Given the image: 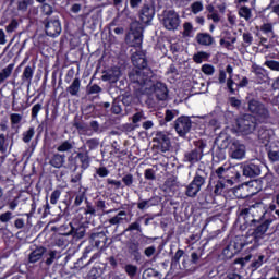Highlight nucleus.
Returning a JSON list of instances; mask_svg holds the SVG:
<instances>
[{"instance_id": "obj_40", "label": "nucleus", "mask_w": 279, "mask_h": 279, "mask_svg": "<svg viewBox=\"0 0 279 279\" xmlns=\"http://www.w3.org/2000/svg\"><path fill=\"white\" fill-rule=\"evenodd\" d=\"M0 154H8V140L5 134H0Z\"/></svg>"}, {"instance_id": "obj_35", "label": "nucleus", "mask_w": 279, "mask_h": 279, "mask_svg": "<svg viewBox=\"0 0 279 279\" xmlns=\"http://www.w3.org/2000/svg\"><path fill=\"white\" fill-rule=\"evenodd\" d=\"M142 279H160V274L154 268H148L143 272Z\"/></svg>"}, {"instance_id": "obj_31", "label": "nucleus", "mask_w": 279, "mask_h": 279, "mask_svg": "<svg viewBox=\"0 0 279 279\" xmlns=\"http://www.w3.org/2000/svg\"><path fill=\"white\" fill-rule=\"evenodd\" d=\"M34 77V68L27 65L22 73V82L27 83V88L32 86V78Z\"/></svg>"}, {"instance_id": "obj_34", "label": "nucleus", "mask_w": 279, "mask_h": 279, "mask_svg": "<svg viewBox=\"0 0 279 279\" xmlns=\"http://www.w3.org/2000/svg\"><path fill=\"white\" fill-rule=\"evenodd\" d=\"M141 221L142 218H137L135 222H132L129 225V227L122 232V234H125V232H143V229L141 228Z\"/></svg>"}, {"instance_id": "obj_25", "label": "nucleus", "mask_w": 279, "mask_h": 279, "mask_svg": "<svg viewBox=\"0 0 279 279\" xmlns=\"http://www.w3.org/2000/svg\"><path fill=\"white\" fill-rule=\"evenodd\" d=\"M82 88V81L76 77L72 81L69 87H66V93L72 97H80V90Z\"/></svg>"}, {"instance_id": "obj_20", "label": "nucleus", "mask_w": 279, "mask_h": 279, "mask_svg": "<svg viewBox=\"0 0 279 279\" xmlns=\"http://www.w3.org/2000/svg\"><path fill=\"white\" fill-rule=\"evenodd\" d=\"M89 239L94 241V245L97 250H104L108 244V236L104 232H94L89 235Z\"/></svg>"}, {"instance_id": "obj_15", "label": "nucleus", "mask_w": 279, "mask_h": 279, "mask_svg": "<svg viewBox=\"0 0 279 279\" xmlns=\"http://www.w3.org/2000/svg\"><path fill=\"white\" fill-rule=\"evenodd\" d=\"M121 68L114 66L104 72L101 80L102 82H109V84H117L118 80H121Z\"/></svg>"}, {"instance_id": "obj_61", "label": "nucleus", "mask_w": 279, "mask_h": 279, "mask_svg": "<svg viewBox=\"0 0 279 279\" xmlns=\"http://www.w3.org/2000/svg\"><path fill=\"white\" fill-rule=\"evenodd\" d=\"M265 66H268L271 71H279V62L278 61H266Z\"/></svg>"}, {"instance_id": "obj_9", "label": "nucleus", "mask_w": 279, "mask_h": 279, "mask_svg": "<svg viewBox=\"0 0 279 279\" xmlns=\"http://www.w3.org/2000/svg\"><path fill=\"white\" fill-rule=\"evenodd\" d=\"M272 220L266 219L262 222H257L256 226H253L254 230L251 232V236L253 238V243L255 247H259L260 241L265 239V234L269 230V226H271Z\"/></svg>"}, {"instance_id": "obj_51", "label": "nucleus", "mask_w": 279, "mask_h": 279, "mask_svg": "<svg viewBox=\"0 0 279 279\" xmlns=\"http://www.w3.org/2000/svg\"><path fill=\"white\" fill-rule=\"evenodd\" d=\"M144 178H145V180H149V181L154 182V180H156V170L146 169L144 172Z\"/></svg>"}, {"instance_id": "obj_12", "label": "nucleus", "mask_w": 279, "mask_h": 279, "mask_svg": "<svg viewBox=\"0 0 279 279\" xmlns=\"http://www.w3.org/2000/svg\"><path fill=\"white\" fill-rule=\"evenodd\" d=\"M162 23L166 29L175 31L180 27V15L173 10L166 11L163 12Z\"/></svg>"}, {"instance_id": "obj_55", "label": "nucleus", "mask_w": 279, "mask_h": 279, "mask_svg": "<svg viewBox=\"0 0 279 279\" xmlns=\"http://www.w3.org/2000/svg\"><path fill=\"white\" fill-rule=\"evenodd\" d=\"M260 29L264 34H268V36L274 38V26L271 24H264Z\"/></svg>"}, {"instance_id": "obj_10", "label": "nucleus", "mask_w": 279, "mask_h": 279, "mask_svg": "<svg viewBox=\"0 0 279 279\" xmlns=\"http://www.w3.org/2000/svg\"><path fill=\"white\" fill-rule=\"evenodd\" d=\"M214 174L216 178H218V181L220 182H226L229 184V186H232L234 184V178L235 175H239V172L234 170V167H219L218 169L215 170Z\"/></svg>"}, {"instance_id": "obj_52", "label": "nucleus", "mask_w": 279, "mask_h": 279, "mask_svg": "<svg viewBox=\"0 0 279 279\" xmlns=\"http://www.w3.org/2000/svg\"><path fill=\"white\" fill-rule=\"evenodd\" d=\"M107 184L111 186V189H114L116 191H118V189H121V186H123V183H121V181H117L113 179H107Z\"/></svg>"}, {"instance_id": "obj_56", "label": "nucleus", "mask_w": 279, "mask_h": 279, "mask_svg": "<svg viewBox=\"0 0 279 279\" xmlns=\"http://www.w3.org/2000/svg\"><path fill=\"white\" fill-rule=\"evenodd\" d=\"M89 128H92L93 132H95L96 134H101V132H104V129H101L99 122L95 120L89 123Z\"/></svg>"}, {"instance_id": "obj_27", "label": "nucleus", "mask_w": 279, "mask_h": 279, "mask_svg": "<svg viewBox=\"0 0 279 279\" xmlns=\"http://www.w3.org/2000/svg\"><path fill=\"white\" fill-rule=\"evenodd\" d=\"M196 43H198V45H203L204 47H210V45L215 43V38H213L208 33H198L196 35Z\"/></svg>"}, {"instance_id": "obj_58", "label": "nucleus", "mask_w": 279, "mask_h": 279, "mask_svg": "<svg viewBox=\"0 0 279 279\" xmlns=\"http://www.w3.org/2000/svg\"><path fill=\"white\" fill-rule=\"evenodd\" d=\"M10 119H11L12 125H19V123H21V121H23V116H21L19 113H12L10 116Z\"/></svg>"}, {"instance_id": "obj_36", "label": "nucleus", "mask_w": 279, "mask_h": 279, "mask_svg": "<svg viewBox=\"0 0 279 279\" xmlns=\"http://www.w3.org/2000/svg\"><path fill=\"white\" fill-rule=\"evenodd\" d=\"M58 256V251H49L46 255H45V264L48 267H51V265H53L56 258Z\"/></svg>"}, {"instance_id": "obj_3", "label": "nucleus", "mask_w": 279, "mask_h": 279, "mask_svg": "<svg viewBox=\"0 0 279 279\" xmlns=\"http://www.w3.org/2000/svg\"><path fill=\"white\" fill-rule=\"evenodd\" d=\"M207 180H208V172L206 171V167L199 166L196 169V172L192 182L186 186L185 195L187 197H197V193L202 191V186L206 184Z\"/></svg>"}, {"instance_id": "obj_43", "label": "nucleus", "mask_w": 279, "mask_h": 279, "mask_svg": "<svg viewBox=\"0 0 279 279\" xmlns=\"http://www.w3.org/2000/svg\"><path fill=\"white\" fill-rule=\"evenodd\" d=\"M85 145H87V147H88L87 151H93L94 149H97V147H99V140L89 138L86 141Z\"/></svg>"}, {"instance_id": "obj_32", "label": "nucleus", "mask_w": 279, "mask_h": 279, "mask_svg": "<svg viewBox=\"0 0 279 279\" xmlns=\"http://www.w3.org/2000/svg\"><path fill=\"white\" fill-rule=\"evenodd\" d=\"M14 71V63L9 64L7 68L2 69L0 72V84H3L8 80L12 72Z\"/></svg>"}, {"instance_id": "obj_13", "label": "nucleus", "mask_w": 279, "mask_h": 279, "mask_svg": "<svg viewBox=\"0 0 279 279\" xmlns=\"http://www.w3.org/2000/svg\"><path fill=\"white\" fill-rule=\"evenodd\" d=\"M153 143H156L158 149L163 154L171 149V138H169V133L165 131H158L153 138Z\"/></svg>"}, {"instance_id": "obj_45", "label": "nucleus", "mask_w": 279, "mask_h": 279, "mask_svg": "<svg viewBox=\"0 0 279 279\" xmlns=\"http://www.w3.org/2000/svg\"><path fill=\"white\" fill-rule=\"evenodd\" d=\"M191 10L193 14H199V12L204 10V4L202 3V1H196L191 4Z\"/></svg>"}, {"instance_id": "obj_41", "label": "nucleus", "mask_w": 279, "mask_h": 279, "mask_svg": "<svg viewBox=\"0 0 279 279\" xmlns=\"http://www.w3.org/2000/svg\"><path fill=\"white\" fill-rule=\"evenodd\" d=\"M226 186H230V184L226 183L225 181H218L214 190L215 195H221Z\"/></svg>"}, {"instance_id": "obj_62", "label": "nucleus", "mask_w": 279, "mask_h": 279, "mask_svg": "<svg viewBox=\"0 0 279 279\" xmlns=\"http://www.w3.org/2000/svg\"><path fill=\"white\" fill-rule=\"evenodd\" d=\"M12 219V211H5L0 215L1 223H8Z\"/></svg>"}, {"instance_id": "obj_48", "label": "nucleus", "mask_w": 279, "mask_h": 279, "mask_svg": "<svg viewBox=\"0 0 279 279\" xmlns=\"http://www.w3.org/2000/svg\"><path fill=\"white\" fill-rule=\"evenodd\" d=\"M268 159L270 160V162H279V151L278 150H274L270 149L267 153Z\"/></svg>"}, {"instance_id": "obj_22", "label": "nucleus", "mask_w": 279, "mask_h": 279, "mask_svg": "<svg viewBox=\"0 0 279 279\" xmlns=\"http://www.w3.org/2000/svg\"><path fill=\"white\" fill-rule=\"evenodd\" d=\"M126 247H128V253L130 254V256H132L134 258V260H136V263H138V260H141V243H138L136 241H129L126 243Z\"/></svg>"}, {"instance_id": "obj_60", "label": "nucleus", "mask_w": 279, "mask_h": 279, "mask_svg": "<svg viewBox=\"0 0 279 279\" xmlns=\"http://www.w3.org/2000/svg\"><path fill=\"white\" fill-rule=\"evenodd\" d=\"M43 110V105L41 104H36L32 108V119H38V113Z\"/></svg>"}, {"instance_id": "obj_59", "label": "nucleus", "mask_w": 279, "mask_h": 279, "mask_svg": "<svg viewBox=\"0 0 279 279\" xmlns=\"http://www.w3.org/2000/svg\"><path fill=\"white\" fill-rule=\"evenodd\" d=\"M41 10L47 19L53 14V7L49 5L48 3H44Z\"/></svg>"}, {"instance_id": "obj_42", "label": "nucleus", "mask_w": 279, "mask_h": 279, "mask_svg": "<svg viewBox=\"0 0 279 279\" xmlns=\"http://www.w3.org/2000/svg\"><path fill=\"white\" fill-rule=\"evenodd\" d=\"M125 272L128 274V276H130V278H134V276H136L137 271H138V267L132 265V264H128L124 267Z\"/></svg>"}, {"instance_id": "obj_38", "label": "nucleus", "mask_w": 279, "mask_h": 279, "mask_svg": "<svg viewBox=\"0 0 279 279\" xmlns=\"http://www.w3.org/2000/svg\"><path fill=\"white\" fill-rule=\"evenodd\" d=\"M263 263H265V255H258L254 257L251 267L252 269H259V267H263Z\"/></svg>"}, {"instance_id": "obj_21", "label": "nucleus", "mask_w": 279, "mask_h": 279, "mask_svg": "<svg viewBox=\"0 0 279 279\" xmlns=\"http://www.w3.org/2000/svg\"><path fill=\"white\" fill-rule=\"evenodd\" d=\"M260 174V166L258 163L250 162L243 166V175L246 178H256Z\"/></svg>"}, {"instance_id": "obj_30", "label": "nucleus", "mask_w": 279, "mask_h": 279, "mask_svg": "<svg viewBox=\"0 0 279 279\" xmlns=\"http://www.w3.org/2000/svg\"><path fill=\"white\" fill-rule=\"evenodd\" d=\"M76 158L81 162V168L88 169V167H90V155H88V150L85 153H77Z\"/></svg>"}, {"instance_id": "obj_33", "label": "nucleus", "mask_w": 279, "mask_h": 279, "mask_svg": "<svg viewBox=\"0 0 279 279\" xmlns=\"http://www.w3.org/2000/svg\"><path fill=\"white\" fill-rule=\"evenodd\" d=\"M257 136H258V140L265 145H267V143L271 138V134L269 133V130L263 129V128L258 130Z\"/></svg>"}, {"instance_id": "obj_44", "label": "nucleus", "mask_w": 279, "mask_h": 279, "mask_svg": "<svg viewBox=\"0 0 279 279\" xmlns=\"http://www.w3.org/2000/svg\"><path fill=\"white\" fill-rule=\"evenodd\" d=\"M35 134H36V131L34 130V128H29L26 132L23 133V142L29 143V141L34 138Z\"/></svg>"}, {"instance_id": "obj_8", "label": "nucleus", "mask_w": 279, "mask_h": 279, "mask_svg": "<svg viewBox=\"0 0 279 279\" xmlns=\"http://www.w3.org/2000/svg\"><path fill=\"white\" fill-rule=\"evenodd\" d=\"M45 32L47 36L56 38L62 34V24L60 23V17L58 15L48 16L43 21Z\"/></svg>"}, {"instance_id": "obj_64", "label": "nucleus", "mask_w": 279, "mask_h": 279, "mask_svg": "<svg viewBox=\"0 0 279 279\" xmlns=\"http://www.w3.org/2000/svg\"><path fill=\"white\" fill-rule=\"evenodd\" d=\"M183 36H191V32H193V24L186 22L183 24Z\"/></svg>"}, {"instance_id": "obj_16", "label": "nucleus", "mask_w": 279, "mask_h": 279, "mask_svg": "<svg viewBox=\"0 0 279 279\" xmlns=\"http://www.w3.org/2000/svg\"><path fill=\"white\" fill-rule=\"evenodd\" d=\"M155 14L156 9H154V5L144 4L140 11V19L142 23H144L145 25H149L151 21H154Z\"/></svg>"}, {"instance_id": "obj_26", "label": "nucleus", "mask_w": 279, "mask_h": 279, "mask_svg": "<svg viewBox=\"0 0 279 279\" xmlns=\"http://www.w3.org/2000/svg\"><path fill=\"white\" fill-rule=\"evenodd\" d=\"M45 252H47L46 247L44 246L36 247L29 253L28 263H32V264L38 263V260H40V258H43V256L45 255Z\"/></svg>"}, {"instance_id": "obj_39", "label": "nucleus", "mask_w": 279, "mask_h": 279, "mask_svg": "<svg viewBox=\"0 0 279 279\" xmlns=\"http://www.w3.org/2000/svg\"><path fill=\"white\" fill-rule=\"evenodd\" d=\"M239 14L242 19H245V21H250V19H252V10L247 7L240 8Z\"/></svg>"}, {"instance_id": "obj_4", "label": "nucleus", "mask_w": 279, "mask_h": 279, "mask_svg": "<svg viewBox=\"0 0 279 279\" xmlns=\"http://www.w3.org/2000/svg\"><path fill=\"white\" fill-rule=\"evenodd\" d=\"M247 110L251 114L260 119V121H269V119H271V111H269V107L256 98L248 99Z\"/></svg>"}, {"instance_id": "obj_2", "label": "nucleus", "mask_w": 279, "mask_h": 279, "mask_svg": "<svg viewBox=\"0 0 279 279\" xmlns=\"http://www.w3.org/2000/svg\"><path fill=\"white\" fill-rule=\"evenodd\" d=\"M129 80L132 84L141 87V93L144 95L145 88L151 86V81L154 80V72L151 69H133L129 72Z\"/></svg>"}, {"instance_id": "obj_63", "label": "nucleus", "mask_w": 279, "mask_h": 279, "mask_svg": "<svg viewBox=\"0 0 279 279\" xmlns=\"http://www.w3.org/2000/svg\"><path fill=\"white\" fill-rule=\"evenodd\" d=\"M132 101H134V98L130 94L122 95V104L123 106H132Z\"/></svg>"}, {"instance_id": "obj_37", "label": "nucleus", "mask_w": 279, "mask_h": 279, "mask_svg": "<svg viewBox=\"0 0 279 279\" xmlns=\"http://www.w3.org/2000/svg\"><path fill=\"white\" fill-rule=\"evenodd\" d=\"M73 145H75L74 142L71 141H64L62 142L58 147H57V151H71V149H73Z\"/></svg>"}, {"instance_id": "obj_5", "label": "nucleus", "mask_w": 279, "mask_h": 279, "mask_svg": "<svg viewBox=\"0 0 279 279\" xmlns=\"http://www.w3.org/2000/svg\"><path fill=\"white\" fill-rule=\"evenodd\" d=\"M125 40L130 47H141L143 45V24L141 22L134 21L130 24V32Z\"/></svg>"}, {"instance_id": "obj_17", "label": "nucleus", "mask_w": 279, "mask_h": 279, "mask_svg": "<svg viewBox=\"0 0 279 279\" xmlns=\"http://www.w3.org/2000/svg\"><path fill=\"white\" fill-rule=\"evenodd\" d=\"M243 250V244H239L236 242H231L227 245L222 251V256H225L226 260H230L239 254Z\"/></svg>"}, {"instance_id": "obj_6", "label": "nucleus", "mask_w": 279, "mask_h": 279, "mask_svg": "<svg viewBox=\"0 0 279 279\" xmlns=\"http://www.w3.org/2000/svg\"><path fill=\"white\" fill-rule=\"evenodd\" d=\"M144 95H155L157 101H167L169 89L166 84L160 82L154 83L153 80L150 85L144 88Z\"/></svg>"}, {"instance_id": "obj_53", "label": "nucleus", "mask_w": 279, "mask_h": 279, "mask_svg": "<svg viewBox=\"0 0 279 279\" xmlns=\"http://www.w3.org/2000/svg\"><path fill=\"white\" fill-rule=\"evenodd\" d=\"M208 58V53L206 52H198L194 54L193 60L196 62V64H202L203 60Z\"/></svg>"}, {"instance_id": "obj_1", "label": "nucleus", "mask_w": 279, "mask_h": 279, "mask_svg": "<svg viewBox=\"0 0 279 279\" xmlns=\"http://www.w3.org/2000/svg\"><path fill=\"white\" fill-rule=\"evenodd\" d=\"M265 205L263 203H254L248 207L242 208L239 213V217L245 221L247 226H256L265 221Z\"/></svg>"}, {"instance_id": "obj_11", "label": "nucleus", "mask_w": 279, "mask_h": 279, "mask_svg": "<svg viewBox=\"0 0 279 279\" xmlns=\"http://www.w3.org/2000/svg\"><path fill=\"white\" fill-rule=\"evenodd\" d=\"M193 128V121L186 116H181L174 121V130L179 136H186Z\"/></svg>"}, {"instance_id": "obj_24", "label": "nucleus", "mask_w": 279, "mask_h": 279, "mask_svg": "<svg viewBox=\"0 0 279 279\" xmlns=\"http://www.w3.org/2000/svg\"><path fill=\"white\" fill-rule=\"evenodd\" d=\"M123 221H128V213L122 210L119 211L116 216L111 217L108 221H106V223L119 228Z\"/></svg>"}, {"instance_id": "obj_29", "label": "nucleus", "mask_w": 279, "mask_h": 279, "mask_svg": "<svg viewBox=\"0 0 279 279\" xmlns=\"http://www.w3.org/2000/svg\"><path fill=\"white\" fill-rule=\"evenodd\" d=\"M65 160H66V156L54 154L50 159L49 165H51V167H54V169H62Z\"/></svg>"}, {"instance_id": "obj_46", "label": "nucleus", "mask_w": 279, "mask_h": 279, "mask_svg": "<svg viewBox=\"0 0 279 279\" xmlns=\"http://www.w3.org/2000/svg\"><path fill=\"white\" fill-rule=\"evenodd\" d=\"M29 5H32V0H20L17 2V10H20L21 12H26Z\"/></svg>"}, {"instance_id": "obj_49", "label": "nucleus", "mask_w": 279, "mask_h": 279, "mask_svg": "<svg viewBox=\"0 0 279 279\" xmlns=\"http://www.w3.org/2000/svg\"><path fill=\"white\" fill-rule=\"evenodd\" d=\"M194 146L196 147L194 148V151H198V154H204V148L206 147V143L204 142V140H198L194 142Z\"/></svg>"}, {"instance_id": "obj_18", "label": "nucleus", "mask_w": 279, "mask_h": 279, "mask_svg": "<svg viewBox=\"0 0 279 279\" xmlns=\"http://www.w3.org/2000/svg\"><path fill=\"white\" fill-rule=\"evenodd\" d=\"M132 62L133 66L140 71H145L147 68V58L145 57V52L143 51H137L132 54Z\"/></svg>"}, {"instance_id": "obj_19", "label": "nucleus", "mask_w": 279, "mask_h": 279, "mask_svg": "<svg viewBox=\"0 0 279 279\" xmlns=\"http://www.w3.org/2000/svg\"><path fill=\"white\" fill-rule=\"evenodd\" d=\"M71 231L70 234L74 236V239H84L86 235V227H84V223H81L77 220H73L70 222Z\"/></svg>"}, {"instance_id": "obj_7", "label": "nucleus", "mask_w": 279, "mask_h": 279, "mask_svg": "<svg viewBox=\"0 0 279 279\" xmlns=\"http://www.w3.org/2000/svg\"><path fill=\"white\" fill-rule=\"evenodd\" d=\"M236 129L241 134H252L256 130V117L245 113L236 119Z\"/></svg>"}, {"instance_id": "obj_50", "label": "nucleus", "mask_w": 279, "mask_h": 279, "mask_svg": "<svg viewBox=\"0 0 279 279\" xmlns=\"http://www.w3.org/2000/svg\"><path fill=\"white\" fill-rule=\"evenodd\" d=\"M60 195H62V191L54 190L50 195V204H58V201L60 199Z\"/></svg>"}, {"instance_id": "obj_28", "label": "nucleus", "mask_w": 279, "mask_h": 279, "mask_svg": "<svg viewBox=\"0 0 279 279\" xmlns=\"http://www.w3.org/2000/svg\"><path fill=\"white\" fill-rule=\"evenodd\" d=\"M215 145H217L218 149H226L227 147H230V136L226 133H220L215 140Z\"/></svg>"}, {"instance_id": "obj_57", "label": "nucleus", "mask_w": 279, "mask_h": 279, "mask_svg": "<svg viewBox=\"0 0 279 279\" xmlns=\"http://www.w3.org/2000/svg\"><path fill=\"white\" fill-rule=\"evenodd\" d=\"M202 71H203V73H205V75H214L215 66H213L211 64H204L202 66Z\"/></svg>"}, {"instance_id": "obj_54", "label": "nucleus", "mask_w": 279, "mask_h": 279, "mask_svg": "<svg viewBox=\"0 0 279 279\" xmlns=\"http://www.w3.org/2000/svg\"><path fill=\"white\" fill-rule=\"evenodd\" d=\"M122 182L124 185H126L128 187L132 186V184H134V175L128 173L122 178Z\"/></svg>"}, {"instance_id": "obj_47", "label": "nucleus", "mask_w": 279, "mask_h": 279, "mask_svg": "<svg viewBox=\"0 0 279 279\" xmlns=\"http://www.w3.org/2000/svg\"><path fill=\"white\" fill-rule=\"evenodd\" d=\"M147 117H145V112L138 111L132 117V123H141V121H145Z\"/></svg>"}, {"instance_id": "obj_14", "label": "nucleus", "mask_w": 279, "mask_h": 279, "mask_svg": "<svg viewBox=\"0 0 279 279\" xmlns=\"http://www.w3.org/2000/svg\"><path fill=\"white\" fill-rule=\"evenodd\" d=\"M229 154L233 160H243V158H245L246 148L243 143L235 140L230 145Z\"/></svg>"}, {"instance_id": "obj_23", "label": "nucleus", "mask_w": 279, "mask_h": 279, "mask_svg": "<svg viewBox=\"0 0 279 279\" xmlns=\"http://www.w3.org/2000/svg\"><path fill=\"white\" fill-rule=\"evenodd\" d=\"M204 158V154H201L199 151L192 149L184 155V162H190V165H195L196 162H199Z\"/></svg>"}]
</instances>
